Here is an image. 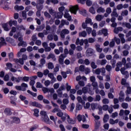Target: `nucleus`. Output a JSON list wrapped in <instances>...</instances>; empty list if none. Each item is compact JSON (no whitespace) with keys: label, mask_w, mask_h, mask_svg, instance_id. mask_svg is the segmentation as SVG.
Listing matches in <instances>:
<instances>
[{"label":"nucleus","mask_w":131,"mask_h":131,"mask_svg":"<svg viewBox=\"0 0 131 131\" xmlns=\"http://www.w3.org/2000/svg\"><path fill=\"white\" fill-rule=\"evenodd\" d=\"M40 114L41 116L42 120L45 123H48L49 121H50V118H49V117L48 116V115L47 114V112L45 111H41L40 112Z\"/></svg>","instance_id":"1"},{"label":"nucleus","mask_w":131,"mask_h":131,"mask_svg":"<svg viewBox=\"0 0 131 131\" xmlns=\"http://www.w3.org/2000/svg\"><path fill=\"white\" fill-rule=\"evenodd\" d=\"M27 59H28L27 55L23 54L21 58H19V59L15 58L13 59V61H14L15 63H20L21 65H23L24 64V60H27Z\"/></svg>","instance_id":"2"},{"label":"nucleus","mask_w":131,"mask_h":131,"mask_svg":"<svg viewBox=\"0 0 131 131\" xmlns=\"http://www.w3.org/2000/svg\"><path fill=\"white\" fill-rule=\"evenodd\" d=\"M79 10V8L78 7V5H76L75 6H71L70 8V11L72 14H74V15H76L77 13V11Z\"/></svg>","instance_id":"3"},{"label":"nucleus","mask_w":131,"mask_h":131,"mask_svg":"<svg viewBox=\"0 0 131 131\" xmlns=\"http://www.w3.org/2000/svg\"><path fill=\"white\" fill-rule=\"evenodd\" d=\"M66 116L68 117L67 120L69 124H75V121H74L73 119L71 118L70 116L68 114H66Z\"/></svg>","instance_id":"4"},{"label":"nucleus","mask_w":131,"mask_h":131,"mask_svg":"<svg viewBox=\"0 0 131 131\" xmlns=\"http://www.w3.org/2000/svg\"><path fill=\"white\" fill-rule=\"evenodd\" d=\"M94 50L92 48H88L87 50L86 51V56H88L89 57H91L94 55Z\"/></svg>","instance_id":"5"},{"label":"nucleus","mask_w":131,"mask_h":131,"mask_svg":"<svg viewBox=\"0 0 131 131\" xmlns=\"http://www.w3.org/2000/svg\"><path fill=\"white\" fill-rule=\"evenodd\" d=\"M99 34H103L104 36H107L108 30L107 29H102L99 31Z\"/></svg>","instance_id":"6"},{"label":"nucleus","mask_w":131,"mask_h":131,"mask_svg":"<svg viewBox=\"0 0 131 131\" xmlns=\"http://www.w3.org/2000/svg\"><path fill=\"white\" fill-rule=\"evenodd\" d=\"M66 57V55L64 54H61L58 59V62L59 64H63L64 63V58Z\"/></svg>","instance_id":"7"},{"label":"nucleus","mask_w":131,"mask_h":131,"mask_svg":"<svg viewBox=\"0 0 131 131\" xmlns=\"http://www.w3.org/2000/svg\"><path fill=\"white\" fill-rule=\"evenodd\" d=\"M21 79H22V77H18L17 78H16L14 76H12L11 77L12 81H15V82H17V83H19V82L21 81Z\"/></svg>","instance_id":"8"},{"label":"nucleus","mask_w":131,"mask_h":131,"mask_svg":"<svg viewBox=\"0 0 131 131\" xmlns=\"http://www.w3.org/2000/svg\"><path fill=\"white\" fill-rule=\"evenodd\" d=\"M9 23H4L2 24V27L3 28L4 30L5 31H9L10 30V29H9Z\"/></svg>","instance_id":"9"},{"label":"nucleus","mask_w":131,"mask_h":131,"mask_svg":"<svg viewBox=\"0 0 131 131\" xmlns=\"http://www.w3.org/2000/svg\"><path fill=\"white\" fill-rule=\"evenodd\" d=\"M75 45L76 46H83V39H79V38H77L75 42Z\"/></svg>","instance_id":"10"},{"label":"nucleus","mask_w":131,"mask_h":131,"mask_svg":"<svg viewBox=\"0 0 131 131\" xmlns=\"http://www.w3.org/2000/svg\"><path fill=\"white\" fill-rule=\"evenodd\" d=\"M4 113L6 114V115L10 116L12 115V110L9 108H6L4 110Z\"/></svg>","instance_id":"11"},{"label":"nucleus","mask_w":131,"mask_h":131,"mask_svg":"<svg viewBox=\"0 0 131 131\" xmlns=\"http://www.w3.org/2000/svg\"><path fill=\"white\" fill-rule=\"evenodd\" d=\"M32 105L33 106V107H37V108H42V105H41L40 103H39L36 101L32 102Z\"/></svg>","instance_id":"12"},{"label":"nucleus","mask_w":131,"mask_h":131,"mask_svg":"<svg viewBox=\"0 0 131 131\" xmlns=\"http://www.w3.org/2000/svg\"><path fill=\"white\" fill-rule=\"evenodd\" d=\"M6 40L7 42H9V43H11L12 45H15V40L10 37H6Z\"/></svg>","instance_id":"13"},{"label":"nucleus","mask_w":131,"mask_h":131,"mask_svg":"<svg viewBox=\"0 0 131 131\" xmlns=\"http://www.w3.org/2000/svg\"><path fill=\"white\" fill-rule=\"evenodd\" d=\"M10 100H11L10 101L11 104H12V105H14V106H16V105H17V103H16V102H15V101H17V98H16V97L15 96L10 97Z\"/></svg>","instance_id":"14"},{"label":"nucleus","mask_w":131,"mask_h":131,"mask_svg":"<svg viewBox=\"0 0 131 131\" xmlns=\"http://www.w3.org/2000/svg\"><path fill=\"white\" fill-rule=\"evenodd\" d=\"M12 123H16V124H19L20 123V118L16 117H12Z\"/></svg>","instance_id":"15"},{"label":"nucleus","mask_w":131,"mask_h":131,"mask_svg":"<svg viewBox=\"0 0 131 131\" xmlns=\"http://www.w3.org/2000/svg\"><path fill=\"white\" fill-rule=\"evenodd\" d=\"M95 121V129L97 130V129H99V128H100V126H101V122L99 120H97Z\"/></svg>","instance_id":"16"},{"label":"nucleus","mask_w":131,"mask_h":131,"mask_svg":"<svg viewBox=\"0 0 131 131\" xmlns=\"http://www.w3.org/2000/svg\"><path fill=\"white\" fill-rule=\"evenodd\" d=\"M101 47V45L99 44H96L95 45V49L98 53H101L102 51H103V49L100 48Z\"/></svg>","instance_id":"17"},{"label":"nucleus","mask_w":131,"mask_h":131,"mask_svg":"<svg viewBox=\"0 0 131 131\" xmlns=\"http://www.w3.org/2000/svg\"><path fill=\"white\" fill-rule=\"evenodd\" d=\"M88 33H86V32L85 31H83L79 33V36L80 37H85V36H86Z\"/></svg>","instance_id":"18"},{"label":"nucleus","mask_w":131,"mask_h":131,"mask_svg":"<svg viewBox=\"0 0 131 131\" xmlns=\"http://www.w3.org/2000/svg\"><path fill=\"white\" fill-rule=\"evenodd\" d=\"M104 123H106L107 122L108 120H109V115L105 114L104 115L103 118Z\"/></svg>","instance_id":"19"},{"label":"nucleus","mask_w":131,"mask_h":131,"mask_svg":"<svg viewBox=\"0 0 131 131\" xmlns=\"http://www.w3.org/2000/svg\"><path fill=\"white\" fill-rule=\"evenodd\" d=\"M14 9L16 10V11H22L23 10H24V7L22 6H18V5H16L14 7Z\"/></svg>","instance_id":"20"},{"label":"nucleus","mask_w":131,"mask_h":131,"mask_svg":"<svg viewBox=\"0 0 131 131\" xmlns=\"http://www.w3.org/2000/svg\"><path fill=\"white\" fill-rule=\"evenodd\" d=\"M48 60L50 59H52L53 61H55L56 60V56L53 54H50L47 57Z\"/></svg>","instance_id":"21"},{"label":"nucleus","mask_w":131,"mask_h":131,"mask_svg":"<svg viewBox=\"0 0 131 131\" xmlns=\"http://www.w3.org/2000/svg\"><path fill=\"white\" fill-rule=\"evenodd\" d=\"M15 89H16V90L17 91H23V92H25L26 91V88H23L21 86L16 85L15 86Z\"/></svg>","instance_id":"22"},{"label":"nucleus","mask_w":131,"mask_h":131,"mask_svg":"<svg viewBox=\"0 0 131 131\" xmlns=\"http://www.w3.org/2000/svg\"><path fill=\"white\" fill-rule=\"evenodd\" d=\"M119 120L118 119H116L115 121L113 120V119H110V124H114L115 123H118Z\"/></svg>","instance_id":"23"},{"label":"nucleus","mask_w":131,"mask_h":131,"mask_svg":"<svg viewBox=\"0 0 131 131\" xmlns=\"http://www.w3.org/2000/svg\"><path fill=\"white\" fill-rule=\"evenodd\" d=\"M97 13L98 14H100V13H105V9L102 7H100L97 9Z\"/></svg>","instance_id":"24"},{"label":"nucleus","mask_w":131,"mask_h":131,"mask_svg":"<svg viewBox=\"0 0 131 131\" xmlns=\"http://www.w3.org/2000/svg\"><path fill=\"white\" fill-rule=\"evenodd\" d=\"M122 26H125V27H126V28H128V29H131V25L129 24V23H123Z\"/></svg>","instance_id":"25"},{"label":"nucleus","mask_w":131,"mask_h":131,"mask_svg":"<svg viewBox=\"0 0 131 131\" xmlns=\"http://www.w3.org/2000/svg\"><path fill=\"white\" fill-rule=\"evenodd\" d=\"M77 100L78 103H81L83 105V104H85V103L84 102V101L82 100V98L80 96H78L77 97Z\"/></svg>","instance_id":"26"},{"label":"nucleus","mask_w":131,"mask_h":131,"mask_svg":"<svg viewBox=\"0 0 131 131\" xmlns=\"http://www.w3.org/2000/svg\"><path fill=\"white\" fill-rule=\"evenodd\" d=\"M38 113H39V111L38 110V109L35 108L34 110V116H35L36 117H38V116H39Z\"/></svg>","instance_id":"27"},{"label":"nucleus","mask_w":131,"mask_h":131,"mask_svg":"<svg viewBox=\"0 0 131 131\" xmlns=\"http://www.w3.org/2000/svg\"><path fill=\"white\" fill-rule=\"evenodd\" d=\"M86 24H90V25H93V23L92 22V19L90 18H86L85 21Z\"/></svg>","instance_id":"28"},{"label":"nucleus","mask_w":131,"mask_h":131,"mask_svg":"<svg viewBox=\"0 0 131 131\" xmlns=\"http://www.w3.org/2000/svg\"><path fill=\"white\" fill-rule=\"evenodd\" d=\"M8 55L10 61H13V58H14V53H13V52H11L8 53Z\"/></svg>","instance_id":"29"},{"label":"nucleus","mask_w":131,"mask_h":131,"mask_svg":"<svg viewBox=\"0 0 131 131\" xmlns=\"http://www.w3.org/2000/svg\"><path fill=\"white\" fill-rule=\"evenodd\" d=\"M48 68L49 70L54 69V64H53V62H49L48 63Z\"/></svg>","instance_id":"30"},{"label":"nucleus","mask_w":131,"mask_h":131,"mask_svg":"<svg viewBox=\"0 0 131 131\" xmlns=\"http://www.w3.org/2000/svg\"><path fill=\"white\" fill-rule=\"evenodd\" d=\"M102 19H103V16L102 15L98 14L96 16V20H97V21H101Z\"/></svg>","instance_id":"31"},{"label":"nucleus","mask_w":131,"mask_h":131,"mask_svg":"<svg viewBox=\"0 0 131 131\" xmlns=\"http://www.w3.org/2000/svg\"><path fill=\"white\" fill-rule=\"evenodd\" d=\"M89 12L93 14H96V10H95V8H94V7H91L90 8Z\"/></svg>","instance_id":"32"},{"label":"nucleus","mask_w":131,"mask_h":131,"mask_svg":"<svg viewBox=\"0 0 131 131\" xmlns=\"http://www.w3.org/2000/svg\"><path fill=\"white\" fill-rule=\"evenodd\" d=\"M42 92H43L44 94H47V93H50V89L46 87H43L42 88Z\"/></svg>","instance_id":"33"},{"label":"nucleus","mask_w":131,"mask_h":131,"mask_svg":"<svg viewBox=\"0 0 131 131\" xmlns=\"http://www.w3.org/2000/svg\"><path fill=\"white\" fill-rule=\"evenodd\" d=\"M42 8H43V6L41 4H37L36 5V8L37 10L39 11H41L42 10Z\"/></svg>","instance_id":"34"},{"label":"nucleus","mask_w":131,"mask_h":131,"mask_svg":"<svg viewBox=\"0 0 131 131\" xmlns=\"http://www.w3.org/2000/svg\"><path fill=\"white\" fill-rule=\"evenodd\" d=\"M121 106L123 109H127V108H128V104H127V103L123 102L121 104Z\"/></svg>","instance_id":"35"},{"label":"nucleus","mask_w":131,"mask_h":131,"mask_svg":"<svg viewBox=\"0 0 131 131\" xmlns=\"http://www.w3.org/2000/svg\"><path fill=\"white\" fill-rule=\"evenodd\" d=\"M38 128V125L35 124L30 128V131H34V129H36Z\"/></svg>","instance_id":"36"},{"label":"nucleus","mask_w":131,"mask_h":131,"mask_svg":"<svg viewBox=\"0 0 131 131\" xmlns=\"http://www.w3.org/2000/svg\"><path fill=\"white\" fill-rule=\"evenodd\" d=\"M91 66L92 69H96L98 66L96 65V63L94 61H92L91 63Z\"/></svg>","instance_id":"37"},{"label":"nucleus","mask_w":131,"mask_h":131,"mask_svg":"<svg viewBox=\"0 0 131 131\" xmlns=\"http://www.w3.org/2000/svg\"><path fill=\"white\" fill-rule=\"evenodd\" d=\"M81 109H82V105H81V104H78L76 105V110H77V111L81 110Z\"/></svg>","instance_id":"38"},{"label":"nucleus","mask_w":131,"mask_h":131,"mask_svg":"<svg viewBox=\"0 0 131 131\" xmlns=\"http://www.w3.org/2000/svg\"><path fill=\"white\" fill-rule=\"evenodd\" d=\"M80 71L81 72H84V70L85 69V67L83 65H81L79 67Z\"/></svg>","instance_id":"39"},{"label":"nucleus","mask_w":131,"mask_h":131,"mask_svg":"<svg viewBox=\"0 0 131 131\" xmlns=\"http://www.w3.org/2000/svg\"><path fill=\"white\" fill-rule=\"evenodd\" d=\"M27 93H28V94H30V95H31V96H32L33 97H36V96H37V94L33 93L30 90H27Z\"/></svg>","instance_id":"40"},{"label":"nucleus","mask_w":131,"mask_h":131,"mask_svg":"<svg viewBox=\"0 0 131 131\" xmlns=\"http://www.w3.org/2000/svg\"><path fill=\"white\" fill-rule=\"evenodd\" d=\"M126 95H130L131 94V87L128 86L127 88V90L125 92Z\"/></svg>","instance_id":"41"},{"label":"nucleus","mask_w":131,"mask_h":131,"mask_svg":"<svg viewBox=\"0 0 131 131\" xmlns=\"http://www.w3.org/2000/svg\"><path fill=\"white\" fill-rule=\"evenodd\" d=\"M6 67L10 70L13 67V64L11 62H8L6 63Z\"/></svg>","instance_id":"42"},{"label":"nucleus","mask_w":131,"mask_h":131,"mask_svg":"<svg viewBox=\"0 0 131 131\" xmlns=\"http://www.w3.org/2000/svg\"><path fill=\"white\" fill-rule=\"evenodd\" d=\"M92 28H91V27H87L86 28V31L88 33V34H89V35H90V34H91V33H92Z\"/></svg>","instance_id":"43"},{"label":"nucleus","mask_w":131,"mask_h":131,"mask_svg":"<svg viewBox=\"0 0 131 131\" xmlns=\"http://www.w3.org/2000/svg\"><path fill=\"white\" fill-rule=\"evenodd\" d=\"M21 80H23V81H26L27 82L28 81H29V77L28 76H25L22 77Z\"/></svg>","instance_id":"44"},{"label":"nucleus","mask_w":131,"mask_h":131,"mask_svg":"<svg viewBox=\"0 0 131 131\" xmlns=\"http://www.w3.org/2000/svg\"><path fill=\"white\" fill-rule=\"evenodd\" d=\"M86 5L88 7H91L93 5V2L91 1V0H86Z\"/></svg>","instance_id":"45"},{"label":"nucleus","mask_w":131,"mask_h":131,"mask_svg":"<svg viewBox=\"0 0 131 131\" xmlns=\"http://www.w3.org/2000/svg\"><path fill=\"white\" fill-rule=\"evenodd\" d=\"M65 23H66V20H61V24L59 26V28H62L64 25H65Z\"/></svg>","instance_id":"46"},{"label":"nucleus","mask_w":131,"mask_h":131,"mask_svg":"<svg viewBox=\"0 0 131 131\" xmlns=\"http://www.w3.org/2000/svg\"><path fill=\"white\" fill-rule=\"evenodd\" d=\"M111 16L112 17H116V18H117V17H118V14L116 11H113L111 14Z\"/></svg>","instance_id":"47"},{"label":"nucleus","mask_w":131,"mask_h":131,"mask_svg":"<svg viewBox=\"0 0 131 131\" xmlns=\"http://www.w3.org/2000/svg\"><path fill=\"white\" fill-rule=\"evenodd\" d=\"M62 102H63V104L68 105V104H69V100H68V99H67V98H64L63 99Z\"/></svg>","instance_id":"48"},{"label":"nucleus","mask_w":131,"mask_h":131,"mask_svg":"<svg viewBox=\"0 0 131 131\" xmlns=\"http://www.w3.org/2000/svg\"><path fill=\"white\" fill-rule=\"evenodd\" d=\"M66 85L67 92H70V91H71V85H69L68 83H67Z\"/></svg>","instance_id":"49"},{"label":"nucleus","mask_w":131,"mask_h":131,"mask_svg":"<svg viewBox=\"0 0 131 131\" xmlns=\"http://www.w3.org/2000/svg\"><path fill=\"white\" fill-rule=\"evenodd\" d=\"M21 16L22 17L25 18V19H26V18H27V14L26 13V11H22Z\"/></svg>","instance_id":"50"},{"label":"nucleus","mask_w":131,"mask_h":131,"mask_svg":"<svg viewBox=\"0 0 131 131\" xmlns=\"http://www.w3.org/2000/svg\"><path fill=\"white\" fill-rule=\"evenodd\" d=\"M36 84V88L38 89H42V84H41L40 82H37Z\"/></svg>","instance_id":"51"},{"label":"nucleus","mask_w":131,"mask_h":131,"mask_svg":"<svg viewBox=\"0 0 131 131\" xmlns=\"http://www.w3.org/2000/svg\"><path fill=\"white\" fill-rule=\"evenodd\" d=\"M59 128L60 129L61 131H66V129H65V127H64V125L62 124H60L59 125Z\"/></svg>","instance_id":"52"},{"label":"nucleus","mask_w":131,"mask_h":131,"mask_svg":"<svg viewBox=\"0 0 131 131\" xmlns=\"http://www.w3.org/2000/svg\"><path fill=\"white\" fill-rule=\"evenodd\" d=\"M64 90H65V85H64V84H62L57 90H58V91L59 92H62V91H64Z\"/></svg>","instance_id":"53"},{"label":"nucleus","mask_w":131,"mask_h":131,"mask_svg":"<svg viewBox=\"0 0 131 131\" xmlns=\"http://www.w3.org/2000/svg\"><path fill=\"white\" fill-rule=\"evenodd\" d=\"M88 91H89V89L86 87H84L82 89V92L83 94H86V93H88Z\"/></svg>","instance_id":"54"},{"label":"nucleus","mask_w":131,"mask_h":131,"mask_svg":"<svg viewBox=\"0 0 131 131\" xmlns=\"http://www.w3.org/2000/svg\"><path fill=\"white\" fill-rule=\"evenodd\" d=\"M102 110H103L104 111H107V110H108V108H109V106H108V105H104L102 106Z\"/></svg>","instance_id":"55"},{"label":"nucleus","mask_w":131,"mask_h":131,"mask_svg":"<svg viewBox=\"0 0 131 131\" xmlns=\"http://www.w3.org/2000/svg\"><path fill=\"white\" fill-rule=\"evenodd\" d=\"M82 128H85V129H88L89 127H90V125L86 124H83L82 125Z\"/></svg>","instance_id":"56"},{"label":"nucleus","mask_w":131,"mask_h":131,"mask_svg":"<svg viewBox=\"0 0 131 131\" xmlns=\"http://www.w3.org/2000/svg\"><path fill=\"white\" fill-rule=\"evenodd\" d=\"M102 103L103 104H109V100L107 98H104L102 100Z\"/></svg>","instance_id":"57"},{"label":"nucleus","mask_w":131,"mask_h":131,"mask_svg":"<svg viewBox=\"0 0 131 131\" xmlns=\"http://www.w3.org/2000/svg\"><path fill=\"white\" fill-rule=\"evenodd\" d=\"M80 14L81 15H82V16H85L86 15V10H83L80 12Z\"/></svg>","instance_id":"58"},{"label":"nucleus","mask_w":131,"mask_h":131,"mask_svg":"<svg viewBox=\"0 0 131 131\" xmlns=\"http://www.w3.org/2000/svg\"><path fill=\"white\" fill-rule=\"evenodd\" d=\"M105 68L107 71H111V69H112V67H111V66L108 64L106 66Z\"/></svg>","instance_id":"59"},{"label":"nucleus","mask_w":131,"mask_h":131,"mask_svg":"<svg viewBox=\"0 0 131 131\" xmlns=\"http://www.w3.org/2000/svg\"><path fill=\"white\" fill-rule=\"evenodd\" d=\"M84 73L85 74H89L91 72V70L89 68H86L84 70Z\"/></svg>","instance_id":"60"},{"label":"nucleus","mask_w":131,"mask_h":131,"mask_svg":"<svg viewBox=\"0 0 131 131\" xmlns=\"http://www.w3.org/2000/svg\"><path fill=\"white\" fill-rule=\"evenodd\" d=\"M101 64L100 65H105L106 64V63H107V60L106 59H102L101 60V62H100Z\"/></svg>","instance_id":"61"},{"label":"nucleus","mask_w":131,"mask_h":131,"mask_svg":"<svg viewBox=\"0 0 131 131\" xmlns=\"http://www.w3.org/2000/svg\"><path fill=\"white\" fill-rule=\"evenodd\" d=\"M47 38L49 40H53V39H54V36H53V35L50 34L48 35Z\"/></svg>","instance_id":"62"},{"label":"nucleus","mask_w":131,"mask_h":131,"mask_svg":"<svg viewBox=\"0 0 131 131\" xmlns=\"http://www.w3.org/2000/svg\"><path fill=\"white\" fill-rule=\"evenodd\" d=\"M45 3L43 0H37V5H42Z\"/></svg>","instance_id":"63"},{"label":"nucleus","mask_w":131,"mask_h":131,"mask_svg":"<svg viewBox=\"0 0 131 131\" xmlns=\"http://www.w3.org/2000/svg\"><path fill=\"white\" fill-rule=\"evenodd\" d=\"M19 99H20L21 101H25V100H26V97L22 95H20L19 96Z\"/></svg>","instance_id":"64"}]
</instances>
